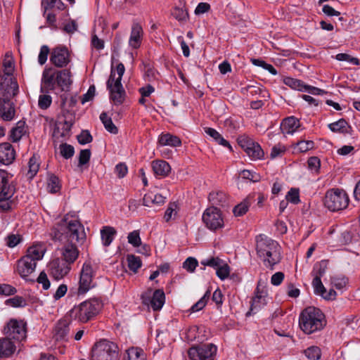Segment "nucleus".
<instances>
[{
  "label": "nucleus",
  "mask_w": 360,
  "mask_h": 360,
  "mask_svg": "<svg viewBox=\"0 0 360 360\" xmlns=\"http://www.w3.org/2000/svg\"><path fill=\"white\" fill-rule=\"evenodd\" d=\"M48 269L49 274L53 278L56 280H60L69 273L71 267L63 259L56 258L49 263Z\"/></svg>",
  "instance_id": "12"
},
{
  "label": "nucleus",
  "mask_w": 360,
  "mask_h": 360,
  "mask_svg": "<svg viewBox=\"0 0 360 360\" xmlns=\"http://www.w3.org/2000/svg\"><path fill=\"white\" fill-rule=\"evenodd\" d=\"M143 30L139 23H134L131 27V35L129 41V45L134 48L139 47L141 41Z\"/></svg>",
  "instance_id": "24"
},
{
  "label": "nucleus",
  "mask_w": 360,
  "mask_h": 360,
  "mask_svg": "<svg viewBox=\"0 0 360 360\" xmlns=\"http://www.w3.org/2000/svg\"><path fill=\"white\" fill-rule=\"evenodd\" d=\"M202 221L209 229L213 231L221 229L224 226L221 211L214 206L205 210L202 214Z\"/></svg>",
  "instance_id": "10"
},
{
  "label": "nucleus",
  "mask_w": 360,
  "mask_h": 360,
  "mask_svg": "<svg viewBox=\"0 0 360 360\" xmlns=\"http://www.w3.org/2000/svg\"><path fill=\"white\" fill-rule=\"evenodd\" d=\"M245 153L252 160L262 159L264 155L263 150L257 143L253 144Z\"/></svg>",
  "instance_id": "41"
},
{
  "label": "nucleus",
  "mask_w": 360,
  "mask_h": 360,
  "mask_svg": "<svg viewBox=\"0 0 360 360\" xmlns=\"http://www.w3.org/2000/svg\"><path fill=\"white\" fill-rule=\"evenodd\" d=\"M52 98L51 96L43 94L39 96L38 105L41 109H47L51 104Z\"/></svg>",
  "instance_id": "62"
},
{
  "label": "nucleus",
  "mask_w": 360,
  "mask_h": 360,
  "mask_svg": "<svg viewBox=\"0 0 360 360\" xmlns=\"http://www.w3.org/2000/svg\"><path fill=\"white\" fill-rule=\"evenodd\" d=\"M15 158V152L11 143L5 142L0 144V162L4 165L11 164Z\"/></svg>",
  "instance_id": "19"
},
{
  "label": "nucleus",
  "mask_w": 360,
  "mask_h": 360,
  "mask_svg": "<svg viewBox=\"0 0 360 360\" xmlns=\"http://www.w3.org/2000/svg\"><path fill=\"white\" fill-rule=\"evenodd\" d=\"M45 252L46 248L43 245L35 244L28 248L25 256L29 257L37 264V262L43 258Z\"/></svg>",
  "instance_id": "21"
},
{
  "label": "nucleus",
  "mask_w": 360,
  "mask_h": 360,
  "mask_svg": "<svg viewBox=\"0 0 360 360\" xmlns=\"http://www.w3.org/2000/svg\"><path fill=\"white\" fill-rule=\"evenodd\" d=\"M153 171L156 176H167L170 171V165L165 160H155L152 162Z\"/></svg>",
  "instance_id": "25"
},
{
  "label": "nucleus",
  "mask_w": 360,
  "mask_h": 360,
  "mask_svg": "<svg viewBox=\"0 0 360 360\" xmlns=\"http://www.w3.org/2000/svg\"><path fill=\"white\" fill-rule=\"evenodd\" d=\"M71 318L68 315L60 319L54 328V337L56 340H67L69 334V326L71 323Z\"/></svg>",
  "instance_id": "16"
},
{
  "label": "nucleus",
  "mask_w": 360,
  "mask_h": 360,
  "mask_svg": "<svg viewBox=\"0 0 360 360\" xmlns=\"http://www.w3.org/2000/svg\"><path fill=\"white\" fill-rule=\"evenodd\" d=\"M7 337L0 338V357H8L15 350L14 343Z\"/></svg>",
  "instance_id": "27"
},
{
  "label": "nucleus",
  "mask_w": 360,
  "mask_h": 360,
  "mask_svg": "<svg viewBox=\"0 0 360 360\" xmlns=\"http://www.w3.org/2000/svg\"><path fill=\"white\" fill-rule=\"evenodd\" d=\"M209 201L214 207L223 206L226 202V195L222 191H212L209 194Z\"/></svg>",
  "instance_id": "36"
},
{
  "label": "nucleus",
  "mask_w": 360,
  "mask_h": 360,
  "mask_svg": "<svg viewBox=\"0 0 360 360\" xmlns=\"http://www.w3.org/2000/svg\"><path fill=\"white\" fill-rule=\"evenodd\" d=\"M100 119L105 129L111 134H116L118 132L117 127L113 124L112 119L105 112H102Z\"/></svg>",
  "instance_id": "39"
},
{
  "label": "nucleus",
  "mask_w": 360,
  "mask_h": 360,
  "mask_svg": "<svg viewBox=\"0 0 360 360\" xmlns=\"http://www.w3.org/2000/svg\"><path fill=\"white\" fill-rule=\"evenodd\" d=\"M255 250L264 266L271 270H274V266L282 259L281 245L276 240L265 234L256 236Z\"/></svg>",
  "instance_id": "2"
},
{
  "label": "nucleus",
  "mask_w": 360,
  "mask_h": 360,
  "mask_svg": "<svg viewBox=\"0 0 360 360\" xmlns=\"http://www.w3.org/2000/svg\"><path fill=\"white\" fill-rule=\"evenodd\" d=\"M210 296V291L207 290L205 293L203 297L200 300H199L195 304H193L192 306V307L191 308V312H196V311H198L202 309L205 307L207 300L209 299Z\"/></svg>",
  "instance_id": "50"
},
{
  "label": "nucleus",
  "mask_w": 360,
  "mask_h": 360,
  "mask_svg": "<svg viewBox=\"0 0 360 360\" xmlns=\"http://www.w3.org/2000/svg\"><path fill=\"white\" fill-rule=\"evenodd\" d=\"M94 271L90 264L85 263L83 265L79 279L78 292L86 293L92 286Z\"/></svg>",
  "instance_id": "14"
},
{
  "label": "nucleus",
  "mask_w": 360,
  "mask_h": 360,
  "mask_svg": "<svg viewBox=\"0 0 360 360\" xmlns=\"http://www.w3.org/2000/svg\"><path fill=\"white\" fill-rule=\"evenodd\" d=\"M300 127V121L295 117H289L283 120L281 129L283 134H292Z\"/></svg>",
  "instance_id": "22"
},
{
  "label": "nucleus",
  "mask_w": 360,
  "mask_h": 360,
  "mask_svg": "<svg viewBox=\"0 0 360 360\" xmlns=\"http://www.w3.org/2000/svg\"><path fill=\"white\" fill-rule=\"evenodd\" d=\"M101 307V303L98 300H86L75 306L69 311L68 316L81 323H86L99 313Z\"/></svg>",
  "instance_id": "4"
},
{
  "label": "nucleus",
  "mask_w": 360,
  "mask_h": 360,
  "mask_svg": "<svg viewBox=\"0 0 360 360\" xmlns=\"http://www.w3.org/2000/svg\"><path fill=\"white\" fill-rule=\"evenodd\" d=\"M252 202V198L248 196L241 202L236 205L233 209V212L236 217L244 215L249 210Z\"/></svg>",
  "instance_id": "34"
},
{
  "label": "nucleus",
  "mask_w": 360,
  "mask_h": 360,
  "mask_svg": "<svg viewBox=\"0 0 360 360\" xmlns=\"http://www.w3.org/2000/svg\"><path fill=\"white\" fill-rule=\"evenodd\" d=\"M314 143L312 141H301L297 143L296 148L301 153H304L314 148Z\"/></svg>",
  "instance_id": "58"
},
{
  "label": "nucleus",
  "mask_w": 360,
  "mask_h": 360,
  "mask_svg": "<svg viewBox=\"0 0 360 360\" xmlns=\"http://www.w3.org/2000/svg\"><path fill=\"white\" fill-rule=\"evenodd\" d=\"M51 234L53 240L62 243H83L86 239L82 224L77 219H70L68 214L56 224Z\"/></svg>",
  "instance_id": "1"
},
{
  "label": "nucleus",
  "mask_w": 360,
  "mask_h": 360,
  "mask_svg": "<svg viewBox=\"0 0 360 360\" xmlns=\"http://www.w3.org/2000/svg\"><path fill=\"white\" fill-rule=\"evenodd\" d=\"M64 245L61 250L63 259L70 266L77 259L79 256V250L75 243H63Z\"/></svg>",
  "instance_id": "18"
},
{
  "label": "nucleus",
  "mask_w": 360,
  "mask_h": 360,
  "mask_svg": "<svg viewBox=\"0 0 360 360\" xmlns=\"http://www.w3.org/2000/svg\"><path fill=\"white\" fill-rule=\"evenodd\" d=\"M72 124L70 121L58 122L54 129V136L65 137L69 134Z\"/></svg>",
  "instance_id": "35"
},
{
  "label": "nucleus",
  "mask_w": 360,
  "mask_h": 360,
  "mask_svg": "<svg viewBox=\"0 0 360 360\" xmlns=\"http://www.w3.org/2000/svg\"><path fill=\"white\" fill-rule=\"evenodd\" d=\"M266 295L267 293L266 292L259 291V288H257L255 295L252 300L250 310L247 313V316L250 314H256L259 309L266 304Z\"/></svg>",
  "instance_id": "20"
},
{
  "label": "nucleus",
  "mask_w": 360,
  "mask_h": 360,
  "mask_svg": "<svg viewBox=\"0 0 360 360\" xmlns=\"http://www.w3.org/2000/svg\"><path fill=\"white\" fill-rule=\"evenodd\" d=\"M304 353L307 358L309 360H318L321 358V349L316 346L308 347L304 351Z\"/></svg>",
  "instance_id": "44"
},
{
  "label": "nucleus",
  "mask_w": 360,
  "mask_h": 360,
  "mask_svg": "<svg viewBox=\"0 0 360 360\" xmlns=\"http://www.w3.org/2000/svg\"><path fill=\"white\" fill-rule=\"evenodd\" d=\"M90 360H119V349L112 342L102 340L91 349Z\"/></svg>",
  "instance_id": "5"
},
{
  "label": "nucleus",
  "mask_w": 360,
  "mask_h": 360,
  "mask_svg": "<svg viewBox=\"0 0 360 360\" xmlns=\"http://www.w3.org/2000/svg\"><path fill=\"white\" fill-rule=\"evenodd\" d=\"M349 203V198L346 192L341 189L328 191L324 199L325 206L330 211L335 212L346 208Z\"/></svg>",
  "instance_id": "6"
},
{
  "label": "nucleus",
  "mask_w": 360,
  "mask_h": 360,
  "mask_svg": "<svg viewBox=\"0 0 360 360\" xmlns=\"http://www.w3.org/2000/svg\"><path fill=\"white\" fill-rule=\"evenodd\" d=\"M335 58L340 61H347L356 65L359 64V60L357 58L352 57L347 53H338L336 55Z\"/></svg>",
  "instance_id": "60"
},
{
  "label": "nucleus",
  "mask_w": 360,
  "mask_h": 360,
  "mask_svg": "<svg viewBox=\"0 0 360 360\" xmlns=\"http://www.w3.org/2000/svg\"><path fill=\"white\" fill-rule=\"evenodd\" d=\"M129 269L136 273L141 266V261L139 257L130 255L127 258Z\"/></svg>",
  "instance_id": "45"
},
{
  "label": "nucleus",
  "mask_w": 360,
  "mask_h": 360,
  "mask_svg": "<svg viewBox=\"0 0 360 360\" xmlns=\"http://www.w3.org/2000/svg\"><path fill=\"white\" fill-rule=\"evenodd\" d=\"M252 62L254 65L259 67H262L264 69L268 70L273 75H277L276 70L271 64H268L264 60L259 59H252Z\"/></svg>",
  "instance_id": "55"
},
{
  "label": "nucleus",
  "mask_w": 360,
  "mask_h": 360,
  "mask_svg": "<svg viewBox=\"0 0 360 360\" xmlns=\"http://www.w3.org/2000/svg\"><path fill=\"white\" fill-rule=\"evenodd\" d=\"M15 186L13 183L7 182L2 188H0V196L12 198L15 193Z\"/></svg>",
  "instance_id": "48"
},
{
  "label": "nucleus",
  "mask_w": 360,
  "mask_h": 360,
  "mask_svg": "<svg viewBox=\"0 0 360 360\" xmlns=\"http://www.w3.org/2000/svg\"><path fill=\"white\" fill-rule=\"evenodd\" d=\"M10 88L13 89L12 93L8 91L4 93L2 97L0 98V117L5 121L11 120L15 115V108L10 101V98L18 93V85L17 82L11 81Z\"/></svg>",
  "instance_id": "7"
},
{
  "label": "nucleus",
  "mask_w": 360,
  "mask_h": 360,
  "mask_svg": "<svg viewBox=\"0 0 360 360\" xmlns=\"http://www.w3.org/2000/svg\"><path fill=\"white\" fill-rule=\"evenodd\" d=\"M158 142L162 146H169L172 147L179 146L181 144L180 139L169 133L162 134L160 136Z\"/></svg>",
  "instance_id": "28"
},
{
  "label": "nucleus",
  "mask_w": 360,
  "mask_h": 360,
  "mask_svg": "<svg viewBox=\"0 0 360 360\" xmlns=\"http://www.w3.org/2000/svg\"><path fill=\"white\" fill-rule=\"evenodd\" d=\"M165 293L162 290H156L150 300L151 307L154 311L160 310L165 303Z\"/></svg>",
  "instance_id": "30"
},
{
  "label": "nucleus",
  "mask_w": 360,
  "mask_h": 360,
  "mask_svg": "<svg viewBox=\"0 0 360 360\" xmlns=\"http://www.w3.org/2000/svg\"><path fill=\"white\" fill-rule=\"evenodd\" d=\"M216 353L217 347L211 343L193 346L188 352L191 360H214Z\"/></svg>",
  "instance_id": "8"
},
{
  "label": "nucleus",
  "mask_w": 360,
  "mask_h": 360,
  "mask_svg": "<svg viewBox=\"0 0 360 360\" xmlns=\"http://www.w3.org/2000/svg\"><path fill=\"white\" fill-rule=\"evenodd\" d=\"M115 72L111 70L107 82V88L110 91V96L115 105H121L125 99V91L119 81L115 82Z\"/></svg>",
  "instance_id": "11"
},
{
  "label": "nucleus",
  "mask_w": 360,
  "mask_h": 360,
  "mask_svg": "<svg viewBox=\"0 0 360 360\" xmlns=\"http://www.w3.org/2000/svg\"><path fill=\"white\" fill-rule=\"evenodd\" d=\"M285 198L287 201L290 202L293 204H297L300 202V193L299 189L292 188L287 193Z\"/></svg>",
  "instance_id": "54"
},
{
  "label": "nucleus",
  "mask_w": 360,
  "mask_h": 360,
  "mask_svg": "<svg viewBox=\"0 0 360 360\" xmlns=\"http://www.w3.org/2000/svg\"><path fill=\"white\" fill-rule=\"evenodd\" d=\"M26 324L22 321L11 319L4 328L7 338L21 341L26 337Z\"/></svg>",
  "instance_id": "9"
},
{
  "label": "nucleus",
  "mask_w": 360,
  "mask_h": 360,
  "mask_svg": "<svg viewBox=\"0 0 360 360\" xmlns=\"http://www.w3.org/2000/svg\"><path fill=\"white\" fill-rule=\"evenodd\" d=\"M71 84L70 71L67 69L58 70L57 86L60 87L63 91H65L69 88Z\"/></svg>",
  "instance_id": "26"
},
{
  "label": "nucleus",
  "mask_w": 360,
  "mask_h": 360,
  "mask_svg": "<svg viewBox=\"0 0 360 360\" xmlns=\"http://www.w3.org/2000/svg\"><path fill=\"white\" fill-rule=\"evenodd\" d=\"M177 204L176 202H171L169 204L167 209L165 211L164 219L166 221H169L172 219V216H175L177 213Z\"/></svg>",
  "instance_id": "59"
},
{
  "label": "nucleus",
  "mask_w": 360,
  "mask_h": 360,
  "mask_svg": "<svg viewBox=\"0 0 360 360\" xmlns=\"http://www.w3.org/2000/svg\"><path fill=\"white\" fill-rule=\"evenodd\" d=\"M50 61L58 68L66 67L70 62V53L66 47H56L51 52Z\"/></svg>",
  "instance_id": "13"
},
{
  "label": "nucleus",
  "mask_w": 360,
  "mask_h": 360,
  "mask_svg": "<svg viewBox=\"0 0 360 360\" xmlns=\"http://www.w3.org/2000/svg\"><path fill=\"white\" fill-rule=\"evenodd\" d=\"M299 324L304 333L310 335L321 330L326 325V320L325 315L319 309L309 307L301 312Z\"/></svg>",
  "instance_id": "3"
},
{
  "label": "nucleus",
  "mask_w": 360,
  "mask_h": 360,
  "mask_svg": "<svg viewBox=\"0 0 360 360\" xmlns=\"http://www.w3.org/2000/svg\"><path fill=\"white\" fill-rule=\"evenodd\" d=\"M3 65L5 68V73L7 75H11L13 71V60L10 53H6Z\"/></svg>",
  "instance_id": "53"
},
{
  "label": "nucleus",
  "mask_w": 360,
  "mask_h": 360,
  "mask_svg": "<svg viewBox=\"0 0 360 360\" xmlns=\"http://www.w3.org/2000/svg\"><path fill=\"white\" fill-rule=\"evenodd\" d=\"M106 26V23L105 20L103 18H99L96 22V24L94 27V34L92 36L91 43L92 45L97 49H102L104 47V42L103 40L100 39L96 35V32L98 31H103Z\"/></svg>",
  "instance_id": "23"
},
{
  "label": "nucleus",
  "mask_w": 360,
  "mask_h": 360,
  "mask_svg": "<svg viewBox=\"0 0 360 360\" xmlns=\"http://www.w3.org/2000/svg\"><path fill=\"white\" fill-rule=\"evenodd\" d=\"M330 284L338 290L344 288L347 284V279L343 276H334L330 278Z\"/></svg>",
  "instance_id": "47"
},
{
  "label": "nucleus",
  "mask_w": 360,
  "mask_h": 360,
  "mask_svg": "<svg viewBox=\"0 0 360 360\" xmlns=\"http://www.w3.org/2000/svg\"><path fill=\"white\" fill-rule=\"evenodd\" d=\"M216 274L221 280L227 278L230 274L229 266L223 262L216 269Z\"/></svg>",
  "instance_id": "51"
},
{
  "label": "nucleus",
  "mask_w": 360,
  "mask_h": 360,
  "mask_svg": "<svg viewBox=\"0 0 360 360\" xmlns=\"http://www.w3.org/2000/svg\"><path fill=\"white\" fill-rule=\"evenodd\" d=\"M60 155L65 159L71 158L75 154L74 147L68 143H61L59 146Z\"/></svg>",
  "instance_id": "46"
},
{
  "label": "nucleus",
  "mask_w": 360,
  "mask_h": 360,
  "mask_svg": "<svg viewBox=\"0 0 360 360\" xmlns=\"http://www.w3.org/2000/svg\"><path fill=\"white\" fill-rule=\"evenodd\" d=\"M205 131L206 134L213 138L219 144L225 147H228L230 150H232V148L229 143L226 139H224L217 130L213 128L207 127L205 128Z\"/></svg>",
  "instance_id": "38"
},
{
  "label": "nucleus",
  "mask_w": 360,
  "mask_h": 360,
  "mask_svg": "<svg viewBox=\"0 0 360 360\" xmlns=\"http://www.w3.org/2000/svg\"><path fill=\"white\" fill-rule=\"evenodd\" d=\"M329 129L333 132H340L349 134L351 127L344 119H340L337 122L328 124Z\"/></svg>",
  "instance_id": "32"
},
{
  "label": "nucleus",
  "mask_w": 360,
  "mask_h": 360,
  "mask_svg": "<svg viewBox=\"0 0 360 360\" xmlns=\"http://www.w3.org/2000/svg\"><path fill=\"white\" fill-rule=\"evenodd\" d=\"M222 263L223 260H221L219 257H210L206 259H203L200 262V264L204 266H208L215 269H217V267L220 266V264Z\"/></svg>",
  "instance_id": "56"
},
{
  "label": "nucleus",
  "mask_w": 360,
  "mask_h": 360,
  "mask_svg": "<svg viewBox=\"0 0 360 360\" xmlns=\"http://www.w3.org/2000/svg\"><path fill=\"white\" fill-rule=\"evenodd\" d=\"M13 201L11 198L0 196V210L8 212L12 209Z\"/></svg>",
  "instance_id": "63"
},
{
  "label": "nucleus",
  "mask_w": 360,
  "mask_h": 360,
  "mask_svg": "<svg viewBox=\"0 0 360 360\" xmlns=\"http://www.w3.org/2000/svg\"><path fill=\"white\" fill-rule=\"evenodd\" d=\"M308 168L313 172L317 173L320 169L321 161L317 157H311L308 161Z\"/></svg>",
  "instance_id": "61"
},
{
  "label": "nucleus",
  "mask_w": 360,
  "mask_h": 360,
  "mask_svg": "<svg viewBox=\"0 0 360 360\" xmlns=\"http://www.w3.org/2000/svg\"><path fill=\"white\" fill-rule=\"evenodd\" d=\"M25 132V122L21 121L18 122L16 127L11 130V138L12 141L14 142L18 141Z\"/></svg>",
  "instance_id": "40"
},
{
  "label": "nucleus",
  "mask_w": 360,
  "mask_h": 360,
  "mask_svg": "<svg viewBox=\"0 0 360 360\" xmlns=\"http://www.w3.org/2000/svg\"><path fill=\"white\" fill-rule=\"evenodd\" d=\"M128 242L134 247H139L141 245V240L138 231H134L128 235Z\"/></svg>",
  "instance_id": "57"
},
{
  "label": "nucleus",
  "mask_w": 360,
  "mask_h": 360,
  "mask_svg": "<svg viewBox=\"0 0 360 360\" xmlns=\"http://www.w3.org/2000/svg\"><path fill=\"white\" fill-rule=\"evenodd\" d=\"M165 202V197L159 193H148L143 198V204L150 207L151 205H161Z\"/></svg>",
  "instance_id": "31"
},
{
  "label": "nucleus",
  "mask_w": 360,
  "mask_h": 360,
  "mask_svg": "<svg viewBox=\"0 0 360 360\" xmlns=\"http://www.w3.org/2000/svg\"><path fill=\"white\" fill-rule=\"evenodd\" d=\"M58 70L53 68H45L42 73L41 89L46 90H54L57 86Z\"/></svg>",
  "instance_id": "17"
},
{
  "label": "nucleus",
  "mask_w": 360,
  "mask_h": 360,
  "mask_svg": "<svg viewBox=\"0 0 360 360\" xmlns=\"http://www.w3.org/2000/svg\"><path fill=\"white\" fill-rule=\"evenodd\" d=\"M283 82L289 87L300 91H303L304 88V84L302 81L292 77L284 78Z\"/></svg>",
  "instance_id": "43"
},
{
  "label": "nucleus",
  "mask_w": 360,
  "mask_h": 360,
  "mask_svg": "<svg viewBox=\"0 0 360 360\" xmlns=\"http://www.w3.org/2000/svg\"><path fill=\"white\" fill-rule=\"evenodd\" d=\"M125 360H146V354L139 347H131L126 350Z\"/></svg>",
  "instance_id": "33"
},
{
  "label": "nucleus",
  "mask_w": 360,
  "mask_h": 360,
  "mask_svg": "<svg viewBox=\"0 0 360 360\" xmlns=\"http://www.w3.org/2000/svg\"><path fill=\"white\" fill-rule=\"evenodd\" d=\"M116 231L113 227L104 226L101 231V239L105 246H108L113 240Z\"/></svg>",
  "instance_id": "37"
},
{
  "label": "nucleus",
  "mask_w": 360,
  "mask_h": 360,
  "mask_svg": "<svg viewBox=\"0 0 360 360\" xmlns=\"http://www.w3.org/2000/svg\"><path fill=\"white\" fill-rule=\"evenodd\" d=\"M28 167L29 170L27 175L29 176L30 179H32L36 175L39 168V164L38 163L37 160L34 155L30 158L28 162Z\"/></svg>",
  "instance_id": "49"
},
{
  "label": "nucleus",
  "mask_w": 360,
  "mask_h": 360,
  "mask_svg": "<svg viewBox=\"0 0 360 360\" xmlns=\"http://www.w3.org/2000/svg\"><path fill=\"white\" fill-rule=\"evenodd\" d=\"M172 15L179 22H186L189 15L185 3L180 2V5L175 6L172 11Z\"/></svg>",
  "instance_id": "29"
},
{
  "label": "nucleus",
  "mask_w": 360,
  "mask_h": 360,
  "mask_svg": "<svg viewBox=\"0 0 360 360\" xmlns=\"http://www.w3.org/2000/svg\"><path fill=\"white\" fill-rule=\"evenodd\" d=\"M36 266L32 259L23 256L17 262L16 271L22 278L28 280L27 277L34 271Z\"/></svg>",
  "instance_id": "15"
},
{
  "label": "nucleus",
  "mask_w": 360,
  "mask_h": 360,
  "mask_svg": "<svg viewBox=\"0 0 360 360\" xmlns=\"http://www.w3.org/2000/svg\"><path fill=\"white\" fill-rule=\"evenodd\" d=\"M6 304L13 307H23L26 306L25 299L20 296H15L6 300Z\"/></svg>",
  "instance_id": "52"
},
{
  "label": "nucleus",
  "mask_w": 360,
  "mask_h": 360,
  "mask_svg": "<svg viewBox=\"0 0 360 360\" xmlns=\"http://www.w3.org/2000/svg\"><path fill=\"white\" fill-rule=\"evenodd\" d=\"M47 189L49 192L51 193H56L60 191V181L56 176L53 174L49 176L47 183Z\"/></svg>",
  "instance_id": "42"
},
{
  "label": "nucleus",
  "mask_w": 360,
  "mask_h": 360,
  "mask_svg": "<svg viewBox=\"0 0 360 360\" xmlns=\"http://www.w3.org/2000/svg\"><path fill=\"white\" fill-rule=\"evenodd\" d=\"M312 285L314 288L315 293L321 295L323 292H326V288L323 286L319 276H315L312 281Z\"/></svg>",
  "instance_id": "64"
}]
</instances>
